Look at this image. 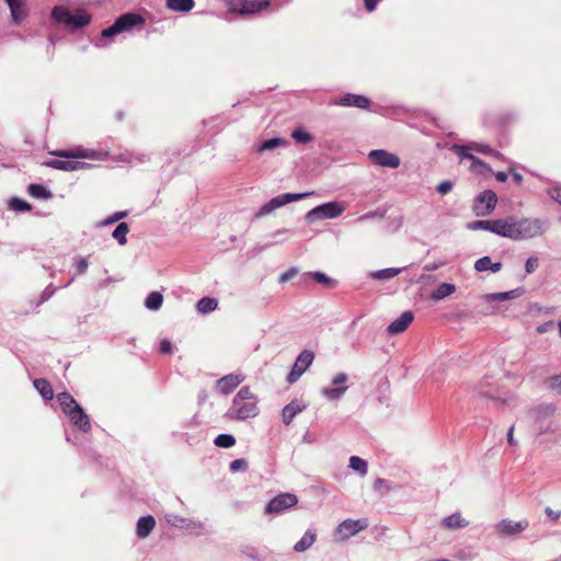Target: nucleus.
<instances>
[{"label":"nucleus","instance_id":"nucleus-1","mask_svg":"<svg viewBox=\"0 0 561 561\" xmlns=\"http://www.w3.org/2000/svg\"><path fill=\"white\" fill-rule=\"evenodd\" d=\"M504 222V238L514 241L539 238L549 228V221L541 218L507 216Z\"/></svg>","mask_w":561,"mask_h":561},{"label":"nucleus","instance_id":"nucleus-2","mask_svg":"<svg viewBox=\"0 0 561 561\" xmlns=\"http://www.w3.org/2000/svg\"><path fill=\"white\" fill-rule=\"evenodd\" d=\"M257 414V398L251 391L250 387L244 386L234 396L226 416L232 420L243 421L255 417Z\"/></svg>","mask_w":561,"mask_h":561},{"label":"nucleus","instance_id":"nucleus-3","mask_svg":"<svg viewBox=\"0 0 561 561\" xmlns=\"http://www.w3.org/2000/svg\"><path fill=\"white\" fill-rule=\"evenodd\" d=\"M58 159H51L45 161L43 164L48 168L62 170V171H75L87 168L89 164L85 162L78 161L79 158H94L93 152H89L82 147H77L71 150H56L51 152Z\"/></svg>","mask_w":561,"mask_h":561},{"label":"nucleus","instance_id":"nucleus-4","mask_svg":"<svg viewBox=\"0 0 561 561\" xmlns=\"http://www.w3.org/2000/svg\"><path fill=\"white\" fill-rule=\"evenodd\" d=\"M51 19L57 24H62L69 30L83 28L91 22V15L84 9L70 11L65 5H56L51 10Z\"/></svg>","mask_w":561,"mask_h":561},{"label":"nucleus","instance_id":"nucleus-5","mask_svg":"<svg viewBox=\"0 0 561 561\" xmlns=\"http://www.w3.org/2000/svg\"><path fill=\"white\" fill-rule=\"evenodd\" d=\"M145 19L135 12H128L118 16L115 22L101 32L100 39H111L119 34L129 33L142 28Z\"/></svg>","mask_w":561,"mask_h":561},{"label":"nucleus","instance_id":"nucleus-6","mask_svg":"<svg viewBox=\"0 0 561 561\" xmlns=\"http://www.w3.org/2000/svg\"><path fill=\"white\" fill-rule=\"evenodd\" d=\"M312 194H313L312 192L297 193V194L296 193H286V194L275 196L259 209V211L255 214V218L264 217V216L271 214L272 211H274L275 209H277L288 203L300 201V199H302L307 196H310Z\"/></svg>","mask_w":561,"mask_h":561},{"label":"nucleus","instance_id":"nucleus-7","mask_svg":"<svg viewBox=\"0 0 561 561\" xmlns=\"http://www.w3.org/2000/svg\"><path fill=\"white\" fill-rule=\"evenodd\" d=\"M343 210L344 207L337 202L324 203L309 210L306 215V220L314 222L317 220L336 218Z\"/></svg>","mask_w":561,"mask_h":561},{"label":"nucleus","instance_id":"nucleus-8","mask_svg":"<svg viewBox=\"0 0 561 561\" xmlns=\"http://www.w3.org/2000/svg\"><path fill=\"white\" fill-rule=\"evenodd\" d=\"M496 203L497 196L493 191H483L476 197L473 213L480 217L489 216L494 210Z\"/></svg>","mask_w":561,"mask_h":561},{"label":"nucleus","instance_id":"nucleus-9","mask_svg":"<svg viewBox=\"0 0 561 561\" xmlns=\"http://www.w3.org/2000/svg\"><path fill=\"white\" fill-rule=\"evenodd\" d=\"M314 359V353L309 350L302 351L296 358L290 373L287 376V382H296L300 376L310 367Z\"/></svg>","mask_w":561,"mask_h":561},{"label":"nucleus","instance_id":"nucleus-10","mask_svg":"<svg viewBox=\"0 0 561 561\" xmlns=\"http://www.w3.org/2000/svg\"><path fill=\"white\" fill-rule=\"evenodd\" d=\"M298 503L297 495L293 493H282L272 499L265 506L266 514H279L285 510L294 507Z\"/></svg>","mask_w":561,"mask_h":561},{"label":"nucleus","instance_id":"nucleus-11","mask_svg":"<svg viewBox=\"0 0 561 561\" xmlns=\"http://www.w3.org/2000/svg\"><path fill=\"white\" fill-rule=\"evenodd\" d=\"M347 380L348 376L345 373H339L332 379V387H327L321 390L322 396L330 401L339 400L347 390Z\"/></svg>","mask_w":561,"mask_h":561},{"label":"nucleus","instance_id":"nucleus-12","mask_svg":"<svg viewBox=\"0 0 561 561\" xmlns=\"http://www.w3.org/2000/svg\"><path fill=\"white\" fill-rule=\"evenodd\" d=\"M369 160L379 167L396 169L400 165V158L383 149L371 150L368 153Z\"/></svg>","mask_w":561,"mask_h":561},{"label":"nucleus","instance_id":"nucleus-13","mask_svg":"<svg viewBox=\"0 0 561 561\" xmlns=\"http://www.w3.org/2000/svg\"><path fill=\"white\" fill-rule=\"evenodd\" d=\"M467 228L469 230H473V231H476V230L490 231L494 234H497V236L504 238L505 222H504V218L491 219V220H476V221L469 222L467 225Z\"/></svg>","mask_w":561,"mask_h":561},{"label":"nucleus","instance_id":"nucleus-14","mask_svg":"<svg viewBox=\"0 0 561 561\" xmlns=\"http://www.w3.org/2000/svg\"><path fill=\"white\" fill-rule=\"evenodd\" d=\"M368 527V522L365 518L362 519H345L336 527V533L341 536V539H348L355 536L359 531Z\"/></svg>","mask_w":561,"mask_h":561},{"label":"nucleus","instance_id":"nucleus-15","mask_svg":"<svg viewBox=\"0 0 561 561\" xmlns=\"http://www.w3.org/2000/svg\"><path fill=\"white\" fill-rule=\"evenodd\" d=\"M268 5L267 1L256 0H239L238 2L229 1L228 7L232 12H239L241 14H252L262 11Z\"/></svg>","mask_w":561,"mask_h":561},{"label":"nucleus","instance_id":"nucleus-16","mask_svg":"<svg viewBox=\"0 0 561 561\" xmlns=\"http://www.w3.org/2000/svg\"><path fill=\"white\" fill-rule=\"evenodd\" d=\"M529 526V522L525 519H520L518 522H514L511 519H502L496 524L495 528L500 535L503 536H515L523 533Z\"/></svg>","mask_w":561,"mask_h":561},{"label":"nucleus","instance_id":"nucleus-17","mask_svg":"<svg viewBox=\"0 0 561 561\" xmlns=\"http://www.w3.org/2000/svg\"><path fill=\"white\" fill-rule=\"evenodd\" d=\"M244 380V376L241 374H229L221 377L216 382V390L221 394H229L236 389L242 381Z\"/></svg>","mask_w":561,"mask_h":561},{"label":"nucleus","instance_id":"nucleus-18","mask_svg":"<svg viewBox=\"0 0 561 561\" xmlns=\"http://www.w3.org/2000/svg\"><path fill=\"white\" fill-rule=\"evenodd\" d=\"M67 416L70 419L72 424L87 433L91 430V423L89 416L84 413L81 405H72V411H67Z\"/></svg>","mask_w":561,"mask_h":561},{"label":"nucleus","instance_id":"nucleus-19","mask_svg":"<svg viewBox=\"0 0 561 561\" xmlns=\"http://www.w3.org/2000/svg\"><path fill=\"white\" fill-rule=\"evenodd\" d=\"M331 104L340 106H354L357 108H368L370 100L360 94L346 93L339 100L332 101Z\"/></svg>","mask_w":561,"mask_h":561},{"label":"nucleus","instance_id":"nucleus-20","mask_svg":"<svg viewBox=\"0 0 561 561\" xmlns=\"http://www.w3.org/2000/svg\"><path fill=\"white\" fill-rule=\"evenodd\" d=\"M413 319L414 316L412 311H404L398 319H396L388 325V334L397 335L404 332L408 329V327L412 323Z\"/></svg>","mask_w":561,"mask_h":561},{"label":"nucleus","instance_id":"nucleus-21","mask_svg":"<svg viewBox=\"0 0 561 561\" xmlns=\"http://www.w3.org/2000/svg\"><path fill=\"white\" fill-rule=\"evenodd\" d=\"M453 151L461 159H467L471 161V168L473 170L481 172V169L486 167L485 163H483L480 159L470 153V151L472 150L469 148V144L467 146L455 145L453 147Z\"/></svg>","mask_w":561,"mask_h":561},{"label":"nucleus","instance_id":"nucleus-22","mask_svg":"<svg viewBox=\"0 0 561 561\" xmlns=\"http://www.w3.org/2000/svg\"><path fill=\"white\" fill-rule=\"evenodd\" d=\"M10 8L12 21L20 24L27 16V8L25 0H7Z\"/></svg>","mask_w":561,"mask_h":561},{"label":"nucleus","instance_id":"nucleus-23","mask_svg":"<svg viewBox=\"0 0 561 561\" xmlns=\"http://www.w3.org/2000/svg\"><path fill=\"white\" fill-rule=\"evenodd\" d=\"M307 408V404L301 401L294 400L283 408L282 420L286 425H289L293 420Z\"/></svg>","mask_w":561,"mask_h":561},{"label":"nucleus","instance_id":"nucleus-24","mask_svg":"<svg viewBox=\"0 0 561 561\" xmlns=\"http://www.w3.org/2000/svg\"><path fill=\"white\" fill-rule=\"evenodd\" d=\"M156 526V520L151 515L140 517L137 522L136 533L141 539L149 536Z\"/></svg>","mask_w":561,"mask_h":561},{"label":"nucleus","instance_id":"nucleus-25","mask_svg":"<svg viewBox=\"0 0 561 561\" xmlns=\"http://www.w3.org/2000/svg\"><path fill=\"white\" fill-rule=\"evenodd\" d=\"M523 294H524V289L523 288H516V289L508 290V291H503V293L488 294V295L484 296V299L486 301H489V302H491V301H504V300H508V299L518 298Z\"/></svg>","mask_w":561,"mask_h":561},{"label":"nucleus","instance_id":"nucleus-26","mask_svg":"<svg viewBox=\"0 0 561 561\" xmlns=\"http://www.w3.org/2000/svg\"><path fill=\"white\" fill-rule=\"evenodd\" d=\"M501 268H502V263L501 262L493 263L491 261L490 256L480 257L474 262V270L477 272L491 271L492 273H497L501 271Z\"/></svg>","mask_w":561,"mask_h":561},{"label":"nucleus","instance_id":"nucleus-27","mask_svg":"<svg viewBox=\"0 0 561 561\" xmlns=\"http://www.w3.org/2000/svg\"><path fill=\"white\" fill-rule=\"evenodd\" d=\"M455 291H456L455 285L449 284V283H443L431 294V298L435 301H439V300L453 295Z\"/></svg>","mask_w":561,"mask_h":561},{"label":"nucleus","instance_id":"nucleus-28","mask_svg":"<svg viewBox=\"0 0 561 561\" xmlns=\"http://www.w3.org/2000/svg\"><path fill=\"white\" fill-rule=\"evenodd\" d=\"M217 308H218V300L213 297H204V298L199 299L196 304V310L203 314L215 311Z\"/></svg>","mask_w":561,"mask_h":561},{"label":"nucleus","instance_id":"nucleus-29","mask_svg":"<svg viewBox=\"0 0 561 561\" xmlns=\"http://www.w3.org/2000/svg\"><path fill=\"white\" fill-rule=\"evenodd\" d=\"M316 541V534L312 530H307L302 538L294 546L296 552H305Z\"/></svg>","mask_w":561,"mask_h":561},{"label":"nucleus","instance_id":"nucleus-30","mask_svg":"<svg viewBox=\"0 0 561 561\" xmlns=\"http://www.w3.org/2000/svg\"><path fill=\"white\" fill-rule=\"evenodd\" d=\"M167 7L176 12H187L193 9L194 0H167Z\"/></svg>","mask_w":561,"mask_h":561},{"label":"nucleus","instance_id":"nucleus-31","mask_svg":"<svg viewBox=\"0 0 561 561\" xmlns=\"http://www.w3.org/2000/svg\"><path fill=\"white\" fill-rule=\"evenodd\" d=\"M34 387L42 394V397L46 400H50L54 397V391L50 383L43 378L34 380Z\"/></svg>","mask_w":561,"mask_h":561},{"label":"nucleus","instance_id":"nucleus-32","mask_svg":"<svg viewBox=\"0 0 561 561\" xmlns=\"http://www.w3.org/2000/svg\"><path fill=\"white\" fill-rule=\"evenodd\" d=\"M443 525L447 528L457 529L466 527L468 525V522L465 520L459 513H455L447 516L443 520Z\"/></svg>","mask_w":561,"mask_h":561},{"label":"nucleus","instance_id":"nucleus-33","mask_svg":"<svg viewBox=\"0 0 561 561\" xmlns=\"http://www.w3.org/2000/svg\"><path fill=\"white\" fill-rule=\"evenodd\" d=\"M402 271H403V268L389 267V268H383V270H378V271L371 272L370 276L374 279H379V280L390 279V278L398 276Z\"/></svg>","mask_w":561,"mask_h":561},{"label":"nucleus","instance_id":"nucleus-34","mask_svg":"<svg viewBox=\"0 0 561 561\" xmlns=\"http://www.w3.org/2000/svg\"><path fill=\"white\" fill-rule=\"evenodd\" d=\"M162 302H163L162 294H160L159 291H152L147 296V298L145 300V306L147 309L156 311L161 308Z\"/></svg>","mask_w":561,"mask_h":561},{"label":"nucleus","instance_id":"nucleus-35","mask_svg":"<svg viewBox=\"0 0 561 561\" xmlns=\"http://www.w3.org/2000/svg\"><path fill=\"white\" fill-rule=\"evenodd\" d=\"M129 231V227L126 222H121L114 229L112 236L113 238L121 244L124 245L127 242V233Z\"/></svg>","mask_w":561,"mask_h":561},{"label":"nucleus","instance_id":"nucleus-36","mask_svg":"<svg viewBox=\"0 0 561 561\" xmlns=\"http://www.w3.org/2000/svg\"><path fill=\"white\" fill-rule=\"evenodd\" d=\"M350 468L356 472H358L360 476H366L368 471V465L367 462L357 456H352L350 458Z\"/></svg>","mask_w":561,"mask_h":561},{"label":"nucleus","instance_id":"nucleus-37","mask_svg":"<svg viewBox=\"0 0 561 561\" xmlns=\"http://www.w3.org/2000/svg\"><path fill=\"white\" fill-rule=\"evenodd\" d=\"M57 400L62 409V412L67 415V411H72V405L78 404V402L70 396L68 392H61L57 396Z\"/></svg>","mask_w":561,"mask_h":561},{"label":"nucleus","instance_id":"nucleus-38","mask_svg":"<svg viewBox=\"0 0 561 561\" xmlns=\"http://www.w3.org/2000/svg\"><path fill=\"white\" fill-rule=\"evenodd\" d=\"M27 192L35 198H48L51 193L42 184H31L27 187Z\"/></svg>","mask_w":561,"mask_h":561},{"label":"nucleus","instance_id":"nucleus-39","mask_svg":"<svg viewBox=\"0 0 561 561\" xmlns=\"http://www.w3.org/2000/svg\"><path fill=\"white\" fill-rule=\"evenodd\" d=\"M469 148L472 151L482 153V154H490L494 156L496 158L501 157V153L499 151L493 150L489 145L485 144H479V142H470Z\"/></svg>","mask_w":561,"mask_h":561},{"label":"nucleus","instance_id":"nucleus-40","mask_svg":"<svg viewBox=\"0 0 561 561\" xmlns=\"http://www.w3.org/2000/svg\"><path fill=\"white\" fill-rule=\"evenodd\" d=\"M236 438L231 434H219L215 438V445L222 448H230L234 446Z\"/></svg>","mask_w":561,"mask_h":561},{"label":"nucleus","instance_id":"nucleus-41","mask_svg":"<svg viewBox=\"0 0 561 561\" xmlns=\"http://www.w3.org/2000/svg\"><path fill=\"white\" fill-rule=\"evenodd\" d=\"M283 144H285V140L283 138L276 137V138L267 139L260 145L259 151L263 152V151H267V150H273Z\"/></svg>","mask_w":561,"mask_h":561},{"label":"nucleus","instance_id":"nucleus-42","mask_svg":"<svg viewBox=\"0 0 561 561\" xmlns=\"http://www.w3.org/2000/svg\"><path fill=\"white\" fill-rule=\"evenodd\" d=\"M312 276V278L317 282V283H320V284H323L328 287H333L335 286L336 282L332 278H330L329 276H327L324 273L322 272H313L310 274Z\"/></svg>","mask_w":561,"mask_h":561},{"label":"nucleus","instance_id":"nucleus-43","mask_svg":"<svg viewBox=\"0 0 561 561\" xmlns=\"http://www.w3.org/2000/svg\"><path fill=\"white\" fill-rule=\"evenodd\" d=\"M291 137L297 142H300V144H307V142L311 141V139H312V136L308 131H306L304 129H295L291 133Z\"/></svg>","mask_w":561,"mask_h":561},{"label":"nucleus","instance_id":"nucleus-44","mask_svg":"<svg viewBox=\"0 0 561 561\" xmlns=\"http://www.w3.org/2000/svg\"><path fill=\"white\" fill-rule=\"evenodd\" d=\"M10 206L14 210L19 211H28L32 208V206L27 202L20 199L18 197H14L10 201Z\"/></svg>","mask_w":561,"mask_h":561},{"label":"nucleus","instance_id":"nucleus-45","mask_svg":"<svg viewBox=\"0 0 561 561\" xmlns=\"http://www.w3.org/2000/svg\"><path fill=\"white\" fill-rule=\"evenodd\" d=\"M179 527L185 528L187 530H194V529L201 530L204 528V524L202 522H194V520L186 519V518H180Z\"/></svg>","mask_w":561,"mask_h":561},{"label":"nucleus","instance_id":"nucleus-46","mask_svg":"<svg viewBox=\"0 0 561 561\" xmlns=\"http://www.w3.org/2000/svg\"><path fill=\"white\" fill-rule=\"evenodd\" d=\"M248 468V462L245 459H234L230 462L229 469L232 472H237L240 470H245Z\"/></svg>","mask_w":561,"mask_h":561},{"label":"nucleus","instance_id":"nucleus-47","mask_svg":"<svg viewBox=\"0 0 561 561\" xmlns=\"http://www.w3.org/2000/svg\"><path fill=\"white\" fill-rule=\"evenodd\" d=\"M538 266H539L538 259L535 256H531V257H528L525 263V271L527 274H531L538 268Z\"/></svg>","mask_w":561,"mask_h":561},{"label":"nucleus","instance_id":"nucleus-48","mask_svg":"<svg viewBox=\"0 0 561 561\" xmlns=\"http://www.w3.org/2000/svg\"><path fill=\"white\" fill-rule=\"evenodd\" d=\"M56 291V288L53 285H48L41 295L39 304L48 300Z\"/></svg>","mask_w":561,"mask_h":561},{"label":"nucleus","instance_id":"nucleus-49","mask_svg":"<svg viewBox=\"0 0 561 561\" xmlns=\"http://www.w3.org/2000/svg\"><path fill=\"white\" fill-rule=\"evenodd\" d=\"M126 216H127L126 211H116L111 217L105 219L104 224L105 225H112V224H114V222L125 218Z\"/></svg>","mask_w":561,"mask_h":561},{"label":"nucleus","instance_id":"nucleus-50","mask_svg":"<svg viewBox=\"0 0 561 561\" xmlns=\"http://www.w3.org/2000/svg\"><path fill=\"white\" fill-rule=\"evenodd\" d=\"M298 273L297 268L295 267H291L289 268L288 271H286L285 273H283L280 276H279V282L280 283H286L288 282L289 279H291L294 276H296Z\"/></svg>","mask_w":561,"mask_h":561},{"label":"nucleus","instance_id":"nucleus-51","mask_svg":"<svg viewBox=\"0 0 561 561\" xmlns=\"http://www.w3.org/2000/svg\"><path fill=\"white\" fill-rule=\"evenodd\" d=\"M451 188H453V183L449 181H444L438 184L437 192L442 195H445V194L449 193L451 191Z\"/></svg>","mask_w":561,"mask_h":561},{"label":"nucleus","instance_id":"nucleus-52","mask_svg":"<svg viewBox=\"0 0 561 561\" xmlns=\"http://www.w3.org/2000/svg\"><path fill=\"white\" fill-rule=\"evenodd\" d=\"M549 387L558 392H561V376H554L549 379Z\"/></svg>","mask_w":561,"mask_h":561},{"label":"nucleus","instance_id":"nucleus-53","mask_svg":"<svg viewBox=\"0 0 561 561\" xmlns=\"http://www.w3.org/2000/svg\"><path fill=\"white\" fill-rule=\"evenodd\" d=\"M88 266H89V262L87 259L82 257L80 259L78 262H77V272L78 274H84L88 270Z\"/></svg>","mask_w":561,"mask_h":561},{"label":"nucleus","instance_id":"nucleus-54","mask_svg":"<svg viewBox=\"0 0 561 561\" xmlns=\"http://www.w3.org/2000/svg\"><path fill=\"white\" fill-rule=\"evenodd\" d=\"M546 515L553 522L558 520L561 516V511H553L551 507H546Z\"/></svg>","mask_w":561,"mask_h":561},{"label":"nucleus","instance_id":"nucleus-55","mask_svg":"<svg viewBox=\"0 0 561 561\" xmlns=\"http://www.w3.org/2000/svg\"><path fill=\"white\" fill-rule=\"evenodd\" d=\"M552 328H553V322L552 321H547V322L538 325L536 331L539 334H543V333H547L548 331H550Z\"/></svg>","mask_w":561,"mask_h":561},{"label":"nucleus","instance_id":"nucleus-56","mask_svg":"<svg viewBox=\"0 0 561 561\" xmlns=\"http://www.w3.org/2000/svg\"><path fill=\"white\" fill-rule=\"evenodd\" d=\"M549 195L552 199L561 205V187H553L549 191Z\"/></svg>","mask_w":561,"mask_h":561},{"label":"nucleus","instance_id":"nucleus-57","mask_svg":"<svg viewBox=\"0 0 561 561\" xmlns=\"http://www.w3.org/2000/svg\"><path fill=\"white\" fill-rule=\"evenodd\" d=\"M160 352L163 353V354L171 353L172 352V344H171V342H169L167 340H163L160 343Z\"/></svg>","mask_w":561,"mask_h":561},{"label":"nucleus","instance_id":"nucleus-58","mask_svg":"<svg viewBox=\"0 0 561 561\" xmlns=\"http://www.w3.org/2000/svg\"><path fill=\"white\" fill-rule=\"evenodd\" d=\"M379 1L380 0H364L365 9L368 12H373L376 9Z\"/></svg>","mask_w":561,"mask_h":561},{"label":"nucleus","instance_id":"nucleus-59","mask_svg":"<svg viewBox=\"0 0 561 561\" xmlns=\"http://www.w3.org/2000/svg\"><path fill=\"white\" fill-rule=\"evenodd\" d=\"M507 442L511 446H515L517 444L516 439L514 438V425H512L510 428H508V432H507Z\"/></svg>","mask_w":561,"mask_h":561},{"label":"nucleus","instance_id":"nucleus-60","mask_svg":"<svg viewBox=\"0 0 561 561\" xmlns=\"http://www.w3.org/2000/svg\"><path fill=\"white\" fill-rule=\"evenodd\" d=\"M180 516H176V515H171L168 517V522L173 525V526H180Z\"/></svg>","mask_w":561,"mask_h":561},{"label":"nucleus","instance_id":"nucleus-61","mask_svg":"<svg viewBox=\"0 0 561 561\" xmlns=\"http://www.w3.org/2000/svg\"><path fill=\"white\" fill-rule=\"evenodd\" d=\"M495 179L499 182H505L507 180V174L503 171H500L495 174Z\"/></svg>","mask_w":561,"mask_h":561},{"label":"nucleus","instance_id":"nucleus-62","mask_svg":"<svg viewBox=\"0 0 561 561\" xmlns=\"http://www.w3.org/2000/svg\"><path fill=\"white\" fill-rule=\"evenodd\" d=\"M513 179L518 184L522 183V181H523V176L519 173H517V172H513Z\"/></svg>","mask_w":561,"mask_h":561},{"label":"nucleus","instance_id":"nucleus-63","mask_svg":"<svg viewBox=\"0 0 561 561\" xmlns=\"http://www.w3.org/2000/svg\"><path fill=\"white\" fill-rule=\"evenodd\" d=\"M385 481L382 479H376L375 481V489H379V486H381V484L383 483Z\"/></svg>","mask_w":561,"mask_h":561},{"label":"nucleus","instance_id":"nucleus-64","mask_svg":"<svg viewBox=\"0 0 561 561\" xmlns=\"http://www.w3.org/2000/svg\"><path fill=\"white\" fill-rule=\"evenodd\" d=\"M370 217H371V215L366 214V215H364V216H360L359 220H364V219H366V218H370Z\"/></svg>","mask_w":561,"mask_h":561}]
</instances>
